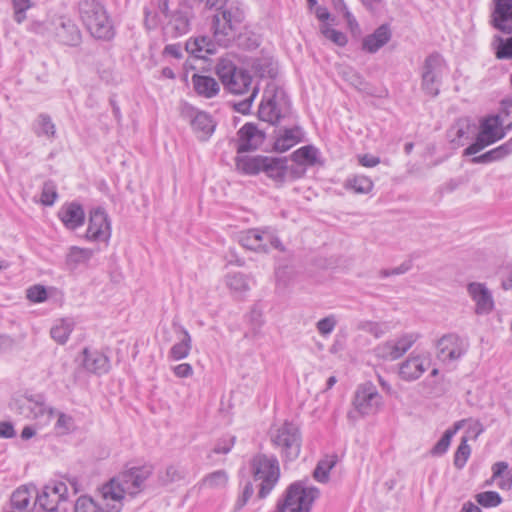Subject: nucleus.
Segmentation results:
<instances>
[{
  "label": "nucleus",
  "instance_id": "2f4dec72",
  "mask_svg": "<svg viewBox=\"0 0 512 512\" xmlns=\"http://www.w3.org/2000/svg\"><path fill=\"white\" fill-rule=\"evenodd\" d=\"M266 156H237L235 158L236 169L247 175H256L261 172Z\"/></svg>",
  "mask_w": 512,
  "mask_h": 512
},
{
  "label": "nucleus",
  "instance_id": "de8ad7c7",
  "mask_svg": "<svg viewBox=\"0 0 512 512\" xmlns=\"http://www.w3.org/2000/svg\"><path fill=\"white\" fill-rule=\"evenodd\" d=\"M31 492L26 487L15 490L11 496V504L13 508L20 511L27 509L31 500Z\"/></svg>",
  "mask_w": 512,
  "mask_h": 512
},
{
  "label": "nucleus",
  "instance_id": "9b49d317",
  "mask_svg": "<svg viewBox=\"0 0 512 512\" xmlns=\"http://www.w3.org/2000/svg\"><path fill=\"white\" fill-rule=\"evenodd\" d=\"M285 102V92L273 81L269 82L264 90L263 99L259 106V118L270 124H277L281 118L280 106Z\"/></svg>",
  "mask_w": 512,
  "mask_h": 512
},
{
  "label": "nucleus",
  "instance_id": "5701e85b",
  "mask_svg": "<svg viewBox=\"0 0 512 512\" xmlns=\"http://www.w3.org/2000/svg\"><path fill=\"white\" fill-rule=\"evenodd\" d=\"M391 39V31L387 24L379 26L372 34L362 41V49L368 53H376Z\"/></svg>",
  "mask_w": 512,
  "mask_h": 512
},
{
  "label": "nucleus",
  "instance_id": "7ed1b4c3",
  "mask_svg": "<svg viewBox=\"0 0 512 512\" xmlns=\"http://www.w3.org/2000/svg\"><path fill=\"white\" fill-rule=\"evenodd\" d=\"M251 473L254 481L259 482L258 498H266L274 489L280 479V466L278 459L258 453L250 461Z\"/></svg>",
  "mask_w": 512,
  "mask_h": 512
},
{
  "label": "nucleus",
  "instance_id": "6e6d98bb",
  "mask_svg": "<svg viewBox=\"0 0 512 512\" xmlns=\"http://www.w3.org/2000/svg\"><path fill=\"white\" fill-rule=\"evenodd\" d=\"M74 512H106L91 497L81 496L74 505Z\"/></svg>",
  "mask_w": 512,
  "mask_h": 512
},
{
  "label": "nucleus",
  "instance_id": "6ab92c4d",
  "mask_svg": "<svg viewBox=\"0 0 512 512\" xmlns=\"http://www.w3.org/2000/svg\"><path fill=\"white\" fill-rule=\"evenodd\" d=\"M187 114L190 118V125L201 141H206L214 132L216 124L212 117L203 111L188 108Z\"/></svg>",
  "mask_w": 512,
  "mask_h": 512
},
{
  "label": "nucleus",
  "instance_id": "58836bf2",
  "mask_svg": "<svg viewBox=\"0 0 512 512\" xmlns=\"http://www.w3.org/2000/svg\"><path fill=\"white\" fill-rule=\"evenodd\" d=\"M338 461L337 455H327L323 459H321L314 472V478L321 483H326L329 479V472L336 465Z\"/></svg>",
  "mask_w": 512,
  "mask_h": 512
},
{
  "label": "nucleus",
  "instance_id": "8fccbe9b",
  "mask_svg": "<svg viewBox=\"0 0 512 512\" xmlns=\"http://www.w3.org/2000/svg\"><path fill=\"white\" fill-rule=\"evenodd\" d=\"M357 328L358 330L373 335L375 338H380L387 332V325L385 323L369 320L359 322Z\"/></svg>",
  "mask_w": 512,
  "mask_h": 512
},
{
  "label": "nucleus",
  "instance_id": "37998d69",
  "mask_svg": "<svg viewBox=\"0 0 512 512\" xmlns=\"http://www.w3.org/2000/svg\"><path fill=\"white\" fill-rule=\"evenodd\" d=\"M460 425L457 423L454 428L447 429L441 439L433 446L430 453L433 456H441L445 454L450 446L451 439L459 429Z\"/></svg>",
  "mask_w": 512,
  "mask_h": 512
},
{
  "label": "nucleus",
  "instance_id": "f257e3e1",
  "mask_svg": "<svg viewBox=\"0 0 512 512\" xmlns=\"http://www.w3.org/2000/svg\"><path fill=\"white\" fill-rule=\"evenodd\" d=\"M151 475L150 466L132 467L103 485L101 494L106 501V512H120L125 495L134 497L140 493Z\"/></svg>",
  "mask_w": 512,
  "mask_h": 512
},
{
  "label": "nucleus",
  "instance_id": "ddd939ff",
  "mask_svg": "<svg viewBox=\"0 0 512 512\" xmlns=\"http://www.w3.org/2000/svg\"><path fill=\"white\" fill-rule=\"evenodd\" d=\"M437 356L443 362L460 359L468 349V342L456 333L443 335L437 341Z\"/></svg>",
  "mask_w": 512,
  "mask_h": 512
},
{
  "label": "nucleus",
  "instance_id": "338daca9",
  "mask_svg": "<svg viewBox=\"0 0 512 512\" xmlns=\"http://www.w3.org/2000/svg\"><path fill=\"white\" fill-rule=\"evenodd\" d=\"M467 182H468V177H466V176L452 178L444 184L443 189L447 192H453L460 186L466 184Z\"/></svg>",
  "mask_w": 512,
  "mask_h": 512
},
{
  "label": "nucleus",
  "instance_id": "4468645a",
  "mask_svg": "<svg viewBox=\"0 0 512 512\" xmlns=\"http://www.w3.org/2000/svg\"><path fill=\"white\" fill-rule=\"evenodd\" d=\"M85 237L89 241L108 243L111 237V224L103 208L98 207L90 211Z\"/></svg>",
  "mask_w": 512,
  "mask_h": 512
},
{
  "label": "nucleus",
  "instance_id": "0eeeda50",
  "mask_svg": "<svg viewBox=\"0 0 512 512\" xmlns=\"http://www.w3.org/2000/svg\"><path fill=\"white\" fill-rule=\"evenodd\" d=\"M158 7L167 19V26L173 30L174 36L189 31L192 8L185 0H158Z\"/></svg>",
  "mask_w": 512,
  "mask_h": 512
},
{
  "label": "nucleus",
  "instance_id": "79ce46f5",
  "mask_svg": "<svg viewBox=\"0 0 512 512\" xmlns=\"http://www.w3.org/2000/svg\"><path fill=\"white\" fill-rule=\"evenodd\" d=\"M420 338V335L415 332L404 333L397 337L396 339H392L394 345L397 349V354L399 357H402Z\"/></svg>",
  "mask_w": 512,
  "mask_h": 512
},
{
  "label": "nucleus",
  "instance_id": "603ef678",
  "mask_svg": "<svg viewBox=\"0 0 512 512\" xmlns=\"http://www.w3.org/2000/svg\"><path fill=\"white\" fill-rule=\"evenodd\" d=\"M500 124L504 126V129L510 131L512 129V101L503 100L501 101L500 111L497 115Z\"/></svg>",
  "mask_w": 512,
  "mask_h": 512
},
{
  "label": "nucleus",
  "instance_id": "e433bc0d",
  "mask_svg": "<svg viewBox=\"0 0 512 512\" xmlns=\"http://www.w3.org/2000/svg\"><path fill=\"white\" fill-rule=\"evenodd\" d=\"M319 151L312 145L303 146L292 153L294 162L300 165L313 166L317 163Z\"/></svg>",
  "mask_w": 512,
  "mask_h": 512
},
{
  "label": "nucleus",
  "instance_id": "a211bd4d",
  "mask_svg": "<svg viewBox=\"0 0 512 512\" xmlns=\"http://www.w3.org/2000/svg\"><path fill=\"white\" fill-rule=\"evenodd\" d=\"M238 145L237 152L243 153L257 149L264 141V134L256 125L252 123H246L243 125L237 133Z\"/></svg>",
  "mask_w": 512,
  "mask_h": 512
},
{
  "label": "nucleus",
  "instance_id": "20e7f679",
  "mask_svg": "<svg viewBox=\"0 0 512 512\" xmlns=\"http://www.w3.org/2000/svg\"><path fill=\"white\" fill-rule=\"evenodd\" d=\"M318 496L319 490L316 487L307 486L304 481H296L288 486L277 508L280 512H310Z\"/></svg>",
  "mask_w": 512,
  "mask_h": 512
},
{
  "label": "nucleus",
  "instance_id": "7c9ffc66",
  "mask_svg": "<svg viewBox=\"0 0 512 512\" xmlns=\"http://www.w3.org/2000/svg\"><path fill=\"white\" fill-rule=\"evenodd\" d=\"M59 41L68 46H77L81 41V32L71 20L61 21L56 29Z\"/></svg>",
  "mask_w": 512,
  "mask_h": 512
},
{
  "label": "nucleus",
  "instance_id": "f3484780",
  "mask_svg": "<svg viewBox=\"0 0 512 512\" xmlns=\"http://www.w3.org/2000/svg\"><path fill=\"white\" fill-rule=\"evenodd\" d=\"M467 292L475 303V313L477 315H488L495 308V302L492 292L484 283L471 282L467 285Z\"/></svg>",
  "mask_w": 512,
  "mask_h": 512
},
{
  "label": "nucleus",
  "instance_id": "412c9836",
  "mask_svg": "<svg viewBox=\"0 0 512 512\" xmlns=\"http://www.w3.org/2000/svg\"><path fill=\"white\" fill-rule=\"evenodd\" d=\"M268 230L249 229L240 234V244L249 250L261 253L269 252V247L266 244Z\"/></svg>",
  "mask_w": 512,
  "mask_h": 512
},
{
  "label": "nucleus",
  "instance_id": "4d7b16f0",
  "mask_svg": "<svg viewBox=\"0 0 512 512\" xmlns=\"http://www.w3.org/2000/svg\"><path fill=\"white\" fill-rule=\"evenodd\" d=\"M57 434L66 435L74 429V419L72 416L59 412L54 426Z\"/></svg>",
  "mask_w": 512,
  "mask_h": 512
},
{
  "label": "nucleus",
  "instance_id": "473e14b6",
  "mask_svg": "<svg viewBox=\"0 0 512 512\" xmlns=\"http://www.w3.org/2000/svg\"><path fill=\"white\" fill-rule=\"evenodd\" d=\"M192 83L195 91L206 98H212L219 92V85L216 80L210 76L194 74Z\"/></svg>",
  "mask_w": 512,
  "mask_h": 512
},
{
  "label": "nucleus",
  "instance_id": "e2e57ef3",
  "mask_svg": "<svg viewBox=\"0 0 512 512\" xmlns=\"http://www.w3.org/2000/svg\"><path fill=\"white\" fill-rule=\"evenodd\" d=\"M253 494V485L251 482H247L243 488L242 494L238 497L235 503V509L240 510L241 508H243Z\"/></svg>",
  "mask_w": 512,
  "mask_h": 512
},
{
  "label": "nucleus",
  "instance_id": "4be33fe9",
  "mask_svg": "<svg viewBox=\"0 0 512 512\" xmlns=\"http://www.w3.org/2000/svg\"><path fill=\"white\" fill-rule=\"evenodd\" d=\"M304 133L300 126L279 129L278 136L274 141V149L279 152H286L296 144L303 141Z\"/></svg>",
  "mask_w": 512,
  "mask_h": 512
},
{
  "label": "nucleus",
  "instance_id": "9d476101",
  "mask_svg": "<svg viewBox=\"0 0 512 512\" xmlns=\"http://www.w3.org/2000/svg\"><path fill=\"white\" fill-rule=\"evenodd\" d=\"M445 68V60L440 54L432 53L425 58L421 69V88L425 94L431 97L439 94Z\"/></svg>",
  "mask_w": 512,
  "mask_h": 512
},
{
  "label": "nucleus",
  "instance_id": "c9c22d12",
  "mask_svg": "<svg viewBox=\"0 0 512 512\" xmlns=\"http://www.w3.org/2000/svg\"><path fill=\"white\" fill-rule=\"evenodd\" d=\"M74 322L71 319L59 320L50 330L51 337L58 344H65L73 331Z\"/></svg>",
  "mask_w": 512,
  "mask_h": 512
},
{
  "label": "nucleus",
  "instance_id": "f704fd0d",
  "mask_svg": "<svg viewBox=\"0 0 512 512\" xmlns=\"http://www.w3.org/2000/svg\"><path fill=\"white\" fill-rule=\"evenodd\" d=\"M225 283L229 290L235 295H241L250 289L248 277L240 272L227 274Z\"/></svg>",
  "mask_w": 512,
  "mask_h": 512
},
{
  "label": "nucleus",
  "instance_id": "c85d7f7f",
  "mask_svg": "<svg viewBox=\"0 0 512 512\" xmlns=\"http://www.w3.org/2000/svg\"><path fill=\"white\" fill-rule=\"evenodd\" d=\"M94 254V249L71 246L67 251L65 264L69 270H75L81 265H88Z\"/></svg>",
  "mask_w": 512,
  "mask_h": 512
},
{
  "label": "nucleus",
  "instance_id": "f03ea898",
  "mask_svg": "<svg viewBox=\"0 0 512 512\" xmlns=\"http://www.w3.org/2000/svg\"><path fill=\"white\" fill-rule=\"evenodd\" d=\"M78 9L81 21L94 38L109 41L114 37L112 21L102 3L97 0H80Z\"/></svg>",
  "mask_w": 512,
  "mask_h": 512
},
{
  "label": "nucleus",
  "instance_id": "680f3d73",
  "mask_svg": "<svg viewBox=\"0 0 512 512\" xmlns=\"http://www.w3.org/2000/svg\"><path fill=\"white\" fill-rule=\"evenodd\" d=\"M27 298L36 303L43 302L47 298V292L45 287L41 285H35L27 290Z\"/></svg>",
  "mask_w": 512,
  "mask_h": 512
},
{
  "label": "nucleus",
  "instance_id": "a878e982",
  "mask_svg": "<svg viewBox=\"0 0 512 512\" xmlns=\"http://www.w3.org/2000/svg\"><path fill=\"white\" fill-rule=\"evenodd\" d=\"M58 215L63 224L71 230L82 226L85 219L84 210L82 206L77 203H70L63 206Z\"/></svg>",
  "mask_w": 512,
  "mask_h": 512
},
{
  "label": "nucleus",
  "instance_id": "4c0bfd02",
  "mask_svg": "<svg viewBox=\"0 0 512 512\" xmlns=\"http://www.w3.org/2000/svg\"><path fill=\"white\" fill-rule=\"evenodd\" d=\"M34 132L38 137L54 138L56 127L51 117L47 114H40L34 124Z\"/></svg>",
  "mask_w": 512,
  "mask_h": 512
},
{
  "label": "nucleus",
  "instance_id": "a18cd8bd",
  "mask_svg": "<svg viewBox=\"0 0 512 512\" xmlns=\"http://www.w3.org/2000/svg\"><path fill=\"white\" fill-rule=\"evenodd\" d=\"M493 46L495 49V56L497 59H510L512 58V36L504 39L500 36L494 38Z\"/></svg>",
  "mask_w": 512,
  "mask_h": 512
},
{
  "label": "nucleus",
  "instance_id": "6e6552de",
  "mask_svg": "<svg viewBox=\"0 0 512 512\" xmlns=\"http://www.w3.org/2000/svg\"><path fill=\"white\" fill-rule=\"evenodd\" d=\"M11 408L24 418L37 420L41 424L49 423L55 413V409L46 404L41 394L15 399Z\"/></svg>",
  "mask_w": 512,
  "mask_h": 512
},
{
  "label": "nucleus",
  "instance_id": "393cba45",
  "mask_svg": "<svg viewBox=\"0 0 512 512\" xmlns=\"http://www.w3.org/2000/svg\"><path fill=\"white\" fill-rule=\"evenodd\" d=\"M240 70L230 56L220 58L215 67L217 76L227 90H237V86L232 82V77Z\"/></svg>",
  "mask_w": 512,
  "mask_h": 512
},
{
  "label": "nucleus",
  "instance_id": "3c124183",
  "mask_svg": "<svg viewBox=\"0 0 512 512\" xmlns=\"http://www.w3.org/2000/svg\"><path fill=\"white\" fill-rule=\"evenodd\" d=\"M471 454V448L468 445L467 438L463 437L461 442L454 454V466L457 469H462L469 459Z\"/></svg>",
  "mask_w": 512,
  "mask_h": 512
},
{
  "label": "nucleus",
  "instance_id": "0e129e2a",
  "mask_svg": "<svg viewBox=\"0 0 512 512\" xmlns=\"http://www.w3.org/2000/svg\"><path fill=\"white\" fill-rule=\"evenodd\" d=\"M184 478V471L177 466H169L166 469L165 478L162 479L164 484L179 481Z\"/></svg>",
  "mask_w": 512,
  "mask_h": 512
},
{
  "label": "nucleus",
  "instance_id": "b1692460",
  "mask_svg": "<svg viewBox=\"0 0 512 512\" xmlns=\"http://www.w3.org/2000/svg\"><path fill=\"white\" fill-rule=\"evenodd\" d=\"M83 366L89 372L95 374H105L110 369V362L106 355L99 351H89L87 348L83 350Z\"/></svg>",
  "mask_w": 512,
  "mask_h": 512
},
{
  "label": "nucleus",
  "instance_id": "49530a36",
  "mask_svg": "<svg viewBox=\"0 0 512 512\" xmlns=\"http://www.w3.org/2000/svg\"><path fill=\"white\" fill-rule=\"evenodd\" d=\"M232 82L237 86V90H229L233 94H244L249 91L252 76L245 70L241 69L232 77Z\"/></svg>",
  "mask_w": 512,
  "mask_h": 512
},
{
  "label": "nucleus",
  "instance_id": "69168bd1",
  "mask_svg": "<svg viewBox=\"0 0 512 512\" xmlns=\"http://www.w3.org/2000/svg\"><path fill=\"white\" fill-rule=\"evenodd\" d=\"M258 91H259L258 87H254L248 98H246L245 100H243L235 105L236 110L241 113L248 112L252 106V103H253L256 95L258 94Z\"/></svg>",
  "mask_w": 512,
  "mask_h": 512
},
{
  "label": "nucleus",
  "instance_id": "aec40b11",
  "mask_svg": "<svg viewBox=\"0 0 512 512\" xmlns=\"http://www.w3.org/2000/svg\"><path fill=\"white\" fill-rule=\"evenodd\" d=\"M492 25L505 33L512 32V0H493Z\"/></svg>",
  "mask_w": 512,
  "mask_h": 512
},
{
  "label": "nucleus",
  "instance_id": "c03bdc74",
  "mask_svg": "<svg viewBox=\"0 0 512 512\" xmlns=\"http://www.w3.org/2000/svg\"><path fill=\"white\" fill-rule=\"evenodd\" d=\"M374 355L379 359L388 361H393L400 358L399 355L397 354V349L394 345L393 340H388L378 344L374 348Z\"/></svg>",
  "mask_w": 512,
  "mask_h": 512
},
{
  "label": "nucleus",
  "instance_id": "774afa93",
  "mask_svg": "<svg viewBox=\"0 0 512 512\" xmlns=\"http://www.w3.org/2000/svg\"><path fill=\"white\" fill-rule=\"evenodd\" d=\"M508 469V463L505 461H499L492 465V477L487 484H491L496 479L500 478L503 473Z\"/></svg>",
  "mask_w": 512,
  "mask_h": 512
},
{
  "label": "nucleus",
  "instance_id": "39448f33",
  "mask_svg": "<svg viewBox=\"0 0 512 512\" xmlns=\"http://www.w3.org/2000/svg\"><path fill=\"white\" fill-rule=\"evenodd\" d=\"M272 444L280 450L284 461H294L301 451V432L297 425L285 421L281 426L272 429L270 432Z\"/></svg>",
  "mask_w": 512,
  "mask_h": 512
},
{
  "label": "nucleus",
  "instance_id": "1a4fd4ad",
  "mask_svg": "<svg viewBox=\"0 0 512 512\" xmlns=\"http://www.w3.org/2000/svg\"><path fill=\"white\" fill-rule=\"evenodd\" d=\"M382 396L371 382L360 385L354 395V410L348 412L350 420H357L358 416L376 414L382 406Z\"/></svg>",
  "mask_w": 512,
  "mask_h": 512
},
{
  "label": "nucleus",
  "instance_id": "72a5a7b5",
  "mask_svg": "<svg viewBox=\"0 0 512 512\" xmlns=\"http://www.w3.org/2000/svg\"><path fill=\"white\" fill-rule=\"evenodd\" d=\"M512 153V138L506 143L472 159L473 163H490L503 159Z\"/></svg>",
  "mask_w": 512,
  "mask_h": 512
},
{
  "label": "nucleus",
  "instance_id": "864d4df0",
  "mask_svg": "<svg viewBox=\"0 0 512 512\" xmlns=\"http://www.w3.org/2000/svg\"><path fill=\"white\" fill-rule=\"evenodd\" d=\"M321 33L326 39L330 40L337 46L343 47L348 42L347 36L343 32L330 27L328 24L321 26Z\"/></svg>",
  "mask_w": 512,
  "mask_h": 512
},
{
  "label": "nucleus",
  "instance_id": "09e8293b",
  "mask_svg": "<svg viewBox=\"0 0 512 512\" xmlns=\"http://www.w3.org/2000/svg\"><path fill=\"white\" fill-rule=\"evenodd\" d=\"M468 128V125L458 121L448 130V137L454 147H459L464 144L463 139L467 138Z\"/></svg>",
  "mask_w": 512,
  "mask_h": 512
},
{
  "label": "nucleus",
  "instance_id": "a19ab883",
  "mask_svg": "<svg viewBox=\"0 0 512 512\" xmlns=\"http://www.w3.org/2000/svg\"><path fill=\"white\" fill-rule=\"evenodd\" d=\"M346 188L352 189L357 194H367L373 189V182L364 175H356L347 179Z\"/></svg>",
  "mask_w": 512,
  "mask_h": 512
},
{
  "label": "nucleus",
  "instance_id": "2eb2a0df",
  "mask_svg": "<svg viewBox=\"0 0 512 512\" xmlns=\"http://www.w3.org/2000/svg\"><path fill=\"white\" fill-rule=\"evenodd\" d=\"M430 359L423 354H411L398 366L399 377L406 382L419 379L430 367Z\"/></svg>",
  "mask_w": 512,
  "mask_h": 512
},
{
  "label": "nucleus",
  "instance_id": "5fc2aeb1",
  "mask_svg": "<svg viewBox=\"0 0 512 512\" xmlns=\"http://www.w3.org/2000/svg\"><path fill=\"white\" fill-rule=\"evenodd\" d=\"M476 501L483 507L491 508L497 507L502 503V497L496 491H485L478 493L476 496Z\"/></svg>",
  "mask_w": 512,
  "mask_h": 512
},
{
  "label": "nucleus",
  "instance_id": "423d86ee",
  "mask_svg": "<svg viewBox=\"0 0 512 512\" xmlns=\"http://www.w3.org/2000/svg\"><path fill=\"white\" fill-rule=\"evenodd\" d=\"M243 20L244 12L238 7L231 6L216 13L212 20L214 41L220 46H228Z\"/></svg>",
  "mask_w": 512,
  "mask_h": 512
},
{
  "label": "nucleus",
  "instance_id": "052dcab7",
  "mask_svg": "<svg viewBox=\"0 0 512 512\" xmlns=\"http://www.w3.org/2000/svg\"><path fill=\"white\" fill-rule=\"evenodd\" d=\"M56 186L52 181H47L43 184L41 193V202L46 206H51L57 199Z\"/></svg>",
  "mask_w": 512,
  "mask_h": 512
},
{
  "label": "nucleus",
  "instance_id": "bf43d9fd",
  "mask_svg": "<svg viewBox=\"0 0 512 512\" xmlns=\"http://www.w3.org/2000/svg\"><path fill=\"white\" fill-rule=\"evenodd\" d=\"M235 436H226L219 439L214 448L209 453L208 457L212 458V454H228L235 445Z\"/></svg>",
  "mask_w": 512,
  "mask_h": 512
},
{
  "label": "nucleus",
  "instance_id": "13d9d810",
  "mask_svg": "<svg viewBox=\"0 0 512 512\" xmlns=\"http://www.w3.org/2000/svg\"><path fill=\"white\" fill-rule=\"evenodd\" d=\"M336 325H337L336 316L333 314H330V315L320 319L316 323V329L321 336L327 337L334 331Z\"/></svg>",
  "mask_w": 512,
  "mask_h": 512
},
{
  "label": "nucleus",
  "instance_id": "ea45409f",
  "mask_svg": "<svg viewBox=\"0 0 512 512\" xmlns=\"http://www.w3.org/2000/svg\"><path fill=\"white\" fill-rule=\"evenodd\" d=\"M228 483V475L224 470H217L206 475L202 481L201 486L209 489H223Z\"/></svg>",
  "mask_w": 512,
  "mask_h": 512
},
{
  "label": "nucleus",
  "instance_id": "f8f14e48",
  "mask_svg": "<svg viewBox=\"0 0 512 512\" xmlns=\"http://www.w3.org/2000/svg\"><path fill=\"white\" fill-rule=\"evenodd\" d=\"M498 117L489 116L480 125V131L475 143L465 149L466 155H474L486 146L495 143L506 135V129L500 124Z\"/></svg>",
  "mask_w": 512,
  "mask_h": 512
},
{
  "label": "nucleus",
  "instance_id": "cd10ccee",
  "mask_svg": "<svg viewBox=\"0 0 512 512\" xmlns=\"http://www.w3.org/2000/svg\"><path fill=\"white\" fill-rule=\"evenodd\" d=\"M261 172L274 181L283 183L287 173V159L266 156Z\"/></svg>",
  "mask_w": 512,
  "mask_h": 512
},
{
  "label": "nucleus",
  "instance_id": "dca6fc26",
  "mask_svg": "<svg viewBox=\"0 0 512 512\" xmlns=\"http://www.w3.org/2000/svg\"><path fill=\"white\" fill-rule=\"evenodd\" d=\"M68 488L64 482H56L53 485H47L43 491L37 495L36 504L43 510L53 512L58 509L60 502L67 499Z\"/></svg>",
  "mask_w": 512,
  "mask_h": 512
},
{
  "label": "nucleus",
  "instance_id": "bb28decb",
  "mask_svg": "<svg viewBox=\"0 0 512 512\" xmlns=\"http://www.w3.org/2000/svg\"><path fill=\"white\" fill-rule=\"evenodd\" d=\"M173 326L176 327V332L180 335V337L179 341L171 347L169 351V357L175 361H178L186 358L189 355L192 348V338L187 329L183 326L176 325L175 323H173Z\"/></svg>",
  "mask_w": 512,
  "mask_h": 512
},
{
  "label": "nucleus",
  "instance_id": "c756f323",
  "mask_svg": "<svg viewBox=\"0 0 512 512\" xmlns=\"http://www.w3.org/2000/svg\"><path fill=\"white\" fill-rule=\"evenodd\" d=\"M186 51L196 58H206V55L214 54L215 43L207 36H200L186 42Z\"/></svg>",
  "mask_w": 512,
  "mask_h": 512
}]
</instances>
